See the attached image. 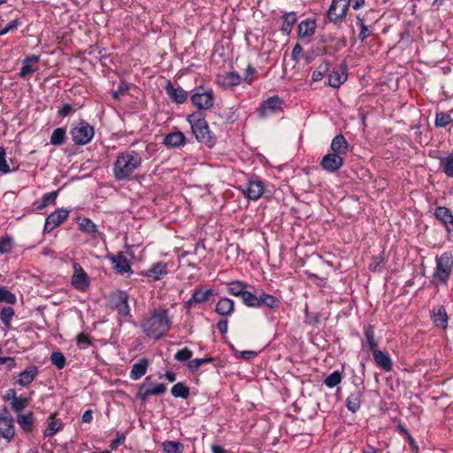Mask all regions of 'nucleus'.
Returning <instances> with one entry per match:
<instances>
[{"label": "nucleus", "instance_id": "de8ad7c7", "mask_svg": "<svg viewBox=\"0 0 453 453\" xmlns=\"http://www.w3.org/2000/svg\"><path fill=\"white\" fill-rule=\"evenodd\" d=\"M13 239L9 234H4L0 237V254H9L13 248Z\"/></svg>", "mask_w": 453, "mask_h": 453}, {"label": "nucleus", "instance_id": "c03bdc74", "mask_svg": "<svg viewBox=\"0 0 453 453\" xmlns=\"http://www.w3.org/2000/svg\"><path fill=\"white\" fill-rule=\"evenodd\" d=\"M434 216L444 226L450 220V218H453L450 210L444 206L436 207L434 211Z\"/></svg>", "mask_w": 453, "mask_h": 453}, {"label": "nucleus", "instance_id": "680f3d73", "mask_svg": "<svg viewBox=\"0 0 453 453\" xmlns=\"http://www.w3.org/2000/svg\"><path fill=\"white\" fill-rule=\"evenodd\" d=\"M6 151L4 147L0 146V173H8L11 172L10 166L5 159Z\"/></svg>", "mask_w": 453, "mask_h": 453}, {"label": "nucleus", "instance_id": "5fc2aeb1", "mask_svg": "<svg viewBox=\"0 0 453 453\" xmlns=\"http://www.w3.org/2000/svg\"><path fill=\"white\" fill-rule=\"evenodd\" d=\"M214 361V357H203V358H195L188 364V368L191 372H196L199 367L204 364H209Z\"/></svg>", "mask_w": 453, "mask_h": 453}, {"label": "nucleus", "instance_id": "a19ab883", "mask_svg": "<svg viewBox=\"0 0 453 453\" xmlns=\"http://www.w3.org/2000/svg\"><path fill=\"white\" fill-rule=\"evenodd\" d=\"M171 394L176 398L188 399L190 395L189 388L184 382H178L172 387Z\"/></svg>", "mask_w": 453, "mask_h": 453}, {"label": "nucleus", "instance_id": "3c124183", "mask_svg": "<svg viewBox=\"0 0 453 453\" xmlns=\"http://www.w3.org/2000/svg\"><path fill=\"white\" fill-rule=\"evenodd\" d=\"M63 427V422L60 419H52L50 422L48 423L44 432L43 435L48 437L55 434L59 430H61Z\"/></svg>", "mask_w": 453, "mask_h": 453}, {"label": "nucleus", "instance_id": "0e129e2a", "mask_svg": "<svg viewBox=\"0 0 453 453\" xmlns=\"http://www.w3.org/2000/svg\"><path fill=\"white\" fill-rule=\"evenodd\" d=\"M320 315L318 312H309L305 310V323L312 326H317L319 323Z\"/></svg>", "mask_w": 453, "mask_h": 453}, {"label": "nucleus", "instance_id": "0eeeda50", "mask_svg": "<svg viewBox=\"0 0 453 453\" xmlns=\"http://www.w3.org/2000/svg\"><path fill=\"white\" fill-rule=\"evenodd\" d=\"M284 101L278 96H273L264 100L257 109L259 119H265L283 111Z\"/></svg>", "mask_w": 453, "mask_h": 453}, {"label": "nucleus", "instance_id": "052dcab7", "mask_svg": "<svg viewBox=\"0 0 453 453\" xmlns=\"http://www.w3.org/2000/svg\"><path fill=\"white\" fill-rule=\"evenodd\" d=\"M193 356V352L188 348H183L181 349H179L174 354V359L179 362H186L189 360Z\"/></svg>", "mask_w": 453, "mask_h": 453}, {"label": "nucleus", "instance_id": "473e14b6", "mask_svg": "<svg viewBox=\"0 0 453 453\" xmlns=\"http://www.w3.org/2000/svg\"><path fill=\"white\" fill-rule=\"evenodd\" d=\"M362 395V391L357 388L347 397L346 407L350 412L356 413L360 409Z\"/></svg>", "mask_w": 453, "mask_h": 453}, {"label": "nucleus", "instance_id": "7c9ffc66", "mask_svg": "<svg viewBox=\"0 0 453 453\" xmlns=\"http://www.w3.org/2000/svg\"><path fill=\"white\" fill-rule=\"evenodd\" d=\"M149 360L146 357L140 358L138 362L133 365L129 377L133 380H137L146 374L149 367Z\"/></svg>", "mask_w": 453, "mask_h": 453}, {"label": "nucleus", "instance_id": "58836bf2", "mask_svg": "<svg viewBox=\"0 0 453 453\" xmlns=\"http://www.w3.org/2000/svg\"><path fill=\"white\" fill-rule=\"evenodd\" d=\"M79 229L86 234L96 235L98 233L97 226L88 218L79 219Z\"/></svg>", "mask_w": 453, "mask_h": 453}, {"label": "nucleus", "instance_id": "39448f33", "mask_svg": "<svg viewBox=\"0 0 453 453\" xmlns=\"http://www.w3.org/2000/svg\"><path fill=\"white\" fill-rule=\"evenodd\" d=\"M129 296L126 291L116 290L110 295L109 304L111 309L115 310L118 315L126 321L132 318L128 304Z\"/></svg>", "mask_w": 453, "mask_h": 453}, {"label": "nucleus", "instance_id": "f03ea898", "mask_svg": "<svg viewBox=\"0 0 453 453\" xmlns=\"http://www.w3.org/2000/svg\"><path fill=\"white\" fill-rule=\"evenodd\" d=\"M142 157L135 150L119 153L113 164V176L118 181L130 180L133 173L142 166Z\"/></svg>", "mask_w": 453, "mask_h": 453}, {"label": "nucleus", "instance_id": "09e8293b", "mask_svg": "<svg viewBox=\"0 0 453 453\" xmlns=\"http://www.w3.org/2000/svg\"><path fill=\"white\" fill-rule=\"evenodd\" d=\"M330 64L328 61H323L316 70L312 72L311 79L313 81H319L323 79L326 73L329 70Z\"/></svg>", "mask_w": 453, "mask_h": 453}, {"label": "nucleus", "instance_id": "603ef678", "mask_svg": "<svg viewBox=\"0 0 453 453\" xmlns=\"http://www.w3.org/2000/svg\"><path fill=\"white\" fill-rule=\"evenodd\" d=\"M342 380V372L339 371H334L331 374H329L325 380L324 384L329 388H334L341 383Z\"/></svg>", "mask_w": 453, "mask_h": 453}, {"label": "nucleus", "instance_id": "dca6fc26", "mask_svg": "<svg viewBox=\"0 0 453 453\" xmlns=\"http://www.w3.org/2000/svg\"><path fill=\"white\" fill-rule=\"evenodd\" d=\"M214 294L212 288L203 290L202 288H195L192 291L191 297L185 302L184 307L187 312H189L192 307L196 304L207 303L211 296Z\"/></svg>", "mask_w": 453, "mask_h": 453}, {"label": "nucleus", "instance_id": "4d7b16f0", "mask_svg": "<svg viewBox=\"0 0 453 453\" xmlns=\"http://www.w3.org/2000/svg\"><path fill=\"white\" fill-rule=\"evenodd\" d=\"M50 361L58 369L61 370L65 366L66 359L63 353L54 351L51 353Z\"/></svg>", "mask_w": 453, "mask_h": 453}, {"label": "nucleus", "instance_id": "ea45409f", "mask_svg": "<svg viewBox=\"0 0 453 453\" xmlns=\"http://www.w3.org/2000/svg\"><path fill=\"white\" fill-rule=\"evenodd\" d=\"M453 110L449 112L439 111L435 114L434 126L437 128L446 127L448 125L453 123V118L451 113Z\"/></svg>", "mask_w": 453, "mask_h": 453}, {"label": "nucleus", "instance_id": "6e6552de", "mask_svg": "<svg viewBox=\"0 0 453 453\" xmlns=\"http://www.w3.org/2000/svg\"><path fill=\"white\" fill-rule=\"evenodd\" d=\"M192 104L199 110H209L214 104V94L211 88H204L203 86L194 89L190 97Z\"/></svg>", "mask_w": 453, "mask_h": 453}, {"label": "nucleus", "instance_id": "1a4fd4ad", "mask_svg": "<svg viewBox=\"0 0 453 453\" xmlns=\"http://www.w3.org/2000/svg\"><path fill=\"white\" fill-rule=\"evenodd\" d=\"M3 400L8 403L11 410L17 413L21 414L29 405L31 399L28 397H22L17 395L15 388H9L3 395Z\"/></svg>", "mask_w": 453, "mask_h": 453}, {"label": "nucleus", "instance_id": "2eb2a0df", "mask_svg": "<svg viewBox=\"0 0 453 453\" xmlns=\"http://www.w3.org/2000/svg\"><path fill=\"white\" fill-rule=\"evenodd\" d=\"M107 259L111 263L112 269L119 274L133 273V270L129 261L122 251L118 252L116 255L108 254Z\"/></svg>", "mask_w": 453, "mask_h": 453}, {"label": "nucleus", "instance_id": "393cba45", "mask_svg": "<svg viewBox=\"0 0 453 453\" xmlns=\"http://www.w3.org/2000/svg\"><path fill=\"white\" fill-rule=\"evenodd\" d=\"M349 144L342 134L335 135L330 145L331 152L343 157L349 151Z\"/></svg>", "mask_w": 453, "mask_h": 453}, {"label": "nucleus", "instance_id": "9d476101", "mask_svg": "<svg viewBox=\"0 0 453 453\" xmlns=\"http://www.w3.org/2000/svg\"><path fill=\"white\" fill-rule=\"evenodd\" d=\"M151 377L147 376L143 383L139 387L136 394V398L141 402L144 403L150 395H160L165 393L166 386L163 383H159L152 386L150 382Z\"/></svg>", "mask_w": 453, "mask_h": 453}, {"label": "nucleus", "instance_id": "e2e57ef3", "mask_svg": "<svg viewBox=\"0 0 453 453\" xmlns=\"http://www.w3.org/2000/svg\"><path fill=\"white\" fill-rule=\"evenodd\" d=\"M21 26V22L16 19L9 22L4 28L0 30V36L6 35L7 33L18 29Z\"/></svg>", "mask_w": 453, "mask_h": 453}, {"label": "nucleus", "instance_id": "6e6d98bb", "mask_svg": "<svg viewBox=\"0 0 453 453\" xmlns=\"http://www.w3.org/2000/svg\"><path fill=\"white\" fill-rule=\"evenodd\" d=\"M16 301V296L13 293L5 287H0V303L14 304Z\"/></svg>", "mask_w": 453, "mask_h": 453}, {"label": "nucleus", "instance_id": "f704fd0d", "mask_svg": "<svg viewBox=\"0 0 453 453\" xmlns=\"http://www.w3.org/2000/svg\"><path fill=\"white\" fill-rule=\"evenodd\" d=\"M282 25L280 31L285 35H289L292 31L294 24L296 22L297 17L296 12H286L281 17Z\"/></svg>", "mask_w": 453, "mask_h": 453}, {"label": "nucleus", "instance_id": "8fccbe9b", "mask_svg": "<svg viewBox=\"0 0 453 453\" xmlns=\"http://www.w3.org/2000/svg\"><path fill=\"white\" fill-rule=\"evenodd\" d=\"M14 309L11 306L4 307L0 311V319L4 326L7 328L11 327V320L14 316Z\"/></svg>", "mask_w": 453, "mask_h": 453}, {"label": "nucleus", "instance_id": "2f4dec72", "mask_svg": "<svg viewBox=\"0 0 453 453\" xmlns=\"http://www.w3.org/2000/svg\"><path fill=\"white\" fill-rule=\"evenodd\" d=\"M16 420L25 433H31L35 428V418L32 412L17 415Z\"/></svg>", "mask_w": 453, "mask_h": 453}, {"label": "nucleus", "instance_id": "412c9836", "mask_svg": "<svg viewBox=\"0 0 453 453\" xmlns=\"http://www.w3.org/2000/svg\"><path fill=\"white\" fill-rule=\"evenodd\" d=\"M39 374V368L36 365H29L23 372L19 373L15 384L27 387L31 384Z\"/></svg>", "mask_w": 453, "mask_h": 453}, {"label": "nucleus", "instance_id": "37998d69", "mask_svg": "<svg viewBox=\"0 0 453 453\" xmlns=\"http://www.w3.org/2000/svg\"><path fill=\"white\" fill-rule=\"evenodd\" d=\"M162 449L166 453H182L184 445L180 441H165L162 443Z\"/></svg>", "mask_w": 453, "mask_h": 453}, {"label": "nucleus", "instance_id": "864d4df0", "mask_svg": "<svg viewBox=\"0 0 453 453\" xmlns=\"http://www.w3.org/2000/svg\"><path fill=\"white\" fill-rule=\"evenodd\" d=\"M357 25L360 28V32L358 34V40L361 42H364L365 40L372 35V32L369 29V27L365 24L364 19L361 18L360 16L357 17Z\"/></svg>", "mask_w": 453, "mask_h": 453}, {"label": "nucleus", "instance_id": "f257e3e1", "mask_svg": "<svg viewBox=\"0 0 453 453\" xmlns=\"http://www.w3.org/2000/svg\"><path fill=\"white\" fill-rule=\"evenodd\" d=\"M172 324L169 310L159 307L150 311L149 315L141 320L140 326L147 337L159 340L171 329Z\"/></svg>", "mask_w": 453, "mask_h": 453}, {"label": "nucleus", "instance_id": "774afa93", "mask_svg": "<svg viewBox=\"0 0 453 453\" xmlns=\"http://www.w3.org/2000/svg\"><path fill=\"white\" fill-rule=\"evenodd\" d=\"M129 90V86L126 82H120V84L118 86L117 90H115L112 94V97L115 100H119L120 96L124 93L127 92Z\"/></svg>", "mask_w": 453, "mask_h": 453}, {"label": "nucleus", "instance_id": "13d9d810", "mask_svg": "<svg viewBox=\"0 0 453 453\" xmlns=\"http://www.w3.org/2000/svg\"><path fill=\"white\" fill-rule=\"evenodd\" d=\"M385 265V258L382 256L372 257V262L369 265V270L373 273H380Z\"/></svg>", "mask_w": 453, "mask_h": 453}, {"label": "nucleus", "instance_id": "f3484780", "mask_svg": "<svg viewBox=\"0 0 453 453\" xmlns=\"http://www.w3.org/2000/svg\"><path fill=\"white\" fill-rule=\"evenodd\" d=\"M242 192L247 198L256 201L264 194L265 184L257 177L250 179L246 184V188L242 189Z\"/></svg>", "mask_w": 453, "mask_h": 453}, {"label": "nucleus", "instance_id": "aec40b11", "mask_svg": "<svg viewBox=\"0 0 453 453\" xmlns=\"http://www.w3.org/2000/svg\"><path fill=\"white\" fill-rule=\"evenodd\" d=\"M430 318L436 327L443 330L447 328L449 318L443 305L434 307L430 312Z\"/></svg>", "mask_w": 453, "mask_h": 453}, {"label": "nucleus", "instance_id": "69168bd1", "mask_svg": "<svg viewBox=\"0 0 453 453\" xmlns=\"http://www.w3.org/2000/svg\"><path fill=\"white\" fill-rule=\"evenodd\" d=\"M257 73V72L255 67L251 65H248L244 73V81L250 85L253 82Z\"/></svg>", "mask_w": 453, "mask_h": 453}, {"label": "nucleus", "instance_id": "338daca9", "mask_svg": "<svg viewBox=\"0 0 453 453\" xmlns=\"http://www.w3.org/2000/svg\"><path fill=\"white\" fill-rule=\"evenodd\" d=\"M75 112V109L70 104H64L58 111L60 117L65 118Z\"/></svg>", "mask_w": 453, "mask_h": 453}, {"label": "nucleus", "instance_id": "cd10ccee", "mask_svg": "<svg viewBox=\"0 0 453 453\" xmlns=\"http://www.w3.org/2000/svg\"><path fill=\"white\" fill-rule=\"evenodd\" d=\"M186 143V137L180 131L173 132L166 134L164 138L163 144L167 148H180Z\"/></svg>", "mask_w": 453, "mask_h": 453}, {"label": "nucleus", "instance_id": "f8f14e48", "mask_svg": "<svg viewBox=\"0 0 453 453\" xmlns=\"http://www.w3.org/2000/svg\"><path fill=\"white\" fill-rule=\"evenodd\" d=\"M73 273L71 278L72 286L81 292L88 290L90 287V280L88 273L77 262L73 263Z\"/></svg>", "mask_w": 453, "mask_h": 453}, {"label": "nucleus", "instance_id": "bb28decb", "mask_svg": "<svg viewBox=\"0 0 453 453\" xmlns=\"http://www.w3.org/2000/svg\"><path fill=\"white\" fill-rule=\"evenodd\" d=\"M234 311V302L228 297H220L216 303L215 312L220 316L228 317Z\"/></svg>", "mask_w": 453, "mask_h": 453}, {"label": "nucleus", "instance_id": "a878e982", "mask_svg": "<svg viewBox=\"0 0 453 453\" xmlns=\"http://www.w3.org/2000/svg\"><path fill=\"white\" fill-rule=\"evenodd\" d=\"M317 25L314 19H305L298 24L297 36L299 39L309 38L315 34Z\"/></svg>", "mask_w": 453, "mask_h": 453}, {"label": "nucleus", "instance_id": "9b49d317", "mask_svg": "<svg viewBox=\"0 0 453 453\" xmlns=\"http://www.w3.org/2000/svg\"><path fill=\"white\" fill-rule=\"evenodd\" d=\"M15 435L14 419L6 407L0 410V437L11 441Z\"/></svg>", "mask_w": 453, "mask_h": 453}, {"label": "nucleus", "instance_id": "6ab92c4d", "mask_svg": "<svg viewBox=\"0 0 453 453\" xmlns=\"http://www.w3.org/2000/svg\"><path fill=\"white\" fill-rule=\"evenodd\" d=\"M165 90L171 101L175 104H181L188 99L187 91L181 87H174L170 81H167Z\"/></svg>", "mask_w": 453, "mask_h": 453}, {"label": "nucleus", "instance_id": "4c0bfd02", "mask_svg": "<svg viewBox=\"0 0 453 453\" xmlns=\"http://www.w3.org/2000/svg\"><path fill=\"white\" fill-rule=\"evenodd\" d=\"M440 166L441 167L445 175L453 179V153H449L447 156L439 157Z\"/></svg>", "mask_w": 453, "mask_h": 453}, {"label": "nucleus", "instance_id": "c85d7f7f", "mask_svg": "<svg viewBox=\"0 0 453 453\" xmlns=\"http://www.w3.org/2000/svg\"><path fill=\"white\" fill-rule=\"evenodd\" d=\"M39 61V56L29 55L26 57L22 61V66L19 73V76L20 78H26L30 73H35L37 71V68L34 67V65L37 64Z\"/></svg>", "mask_w": 453, "mask_h": 453}, {"label": "nucleus", "instance_id": "4be33fe9", "mask_svg": "<svg viewBox=\"0 0 453 453\" xmlns=\"http://www.w3.org/2000/svg\"><path fill=\"white\" fill-rule=\"evenodd\" d=\"M347 67L345 65L337 66L328 74V84L333 88H339L347 81Z\"/></svg>", "mask_w": 453, "mask_h": 453}, {"label": "nucleus", "instance_id": "c9c22d12", "mask_svg": "<svg viewBox=\"0 0 453 453\" xmlns=\"http://www.w3.org/2000/svg\"><path fill=\"white\" fill-rule=\"evenodd\" d=\"M280 298L263 292L261 295H259V307L265 306L272 310L279 309L280 306Z\"/></svg>", "mask_w": 453, "mask_h": 453}, {"label": "nucleus", "instance_id": "a211bd4d", "mask_svg": "<svg viewBox=\"0 0 453 453\" xmlns=\"http://www.w3.org/2000/svg\"><path fill=\"white\" fill-rule=\"evenodd\" d=\"M344 165V158L337 154L328 153L325 155L321 161L320 165L323 170L328 173H335Z\"/></svg>", "mask_w": 453, "mask_h": 453}, {"label": "nucleus", "instance_id": "72a5a7b5", "mask_svg": "<svg viewBox=\"0 0 453 453\" xmlns=\"http://www.w3.org/2000/svg\"><path fill=\"white\" fill-rule=\"evenodd\" d=\"M58 192H59L58 190H54V191L44 194L42 196L41 201H36L34 203L35 206V210L36 211H41L47 206L55 204L57 197L58 196Z\"/></svg>", "mask_w": 453, "mask_h": 453}, {"label": "nucleus", "instance_id": "20e7f679", "mask_svg": "<svg viewBox=\"0 0 453 453\" xmlns=\"http://www.w3.org/2000/svg\"><path fill=\"white\" fill-rule=\"evenodd\" d=\"M436 267L433 273V281L436 285H446L453 269V254L445 251L435 258Z\"/></svg>", "mask_w": 453, "mask_h": 453}, {"label": "nucleus", "instance_id": "79ce46f5", "mask_svg": "<svg viewBox=\"0 0 453 453\" xmlns=\"http://www.w3.org/2000/svg\"><path fill=\"white\" fill-rule=\"evenodd\" d=\"M66 138V131L64 127L56 128L50 136V144L59 146L65 143Z\"/></svg>", "mask_w": 453, "mask_h": 453}, {"label": "nucleus", "instance_id": "c756f323", "mask_svg": "<svg viewBox=\"0 0 453 453\" xmlns=\"http://www.w3.org/2000/svg\"><path fill=\"white\" fill-rule=\"evenodd\" d=\"M372 356L375 363L385 372H390L393 369V363L388 352L377 349L372 351Z\"/></svg>", "mask_w": 453, "mask_h": 453}, {"label": "nucleus", "instance_id": "a18cd8bd", "mask_svg": "<svg viewBox=\"0 0 453 453\" xmlns=\"http://www.w3.org/2000/svg\"><path fill=\"white\" fill-rule=\"evenodd\" d=\"M241 298L246 306L251 308H259V296H256L255 294L246 289Z\"/></svg>", "mask_w": 453, "mask_h": 453}, {"label": "nucleus", "instance_id": "423d86ee", "mask_svg": "<svg viewBox=\"0 0 453 453\" xmlns=\"http://www.w3.org/2000/svg\"><path fill=\"white\" fill-rule=\"evenodd\" d=\"M72 141L74 144L83 146L91 142L95 135V128L87 121L81 119L73 126L70 131Z\"/></svg>", "mask_w": 453, "mask_h": 453}, {"label": "nucleus", "instance_id": "7ed1b4c3", "mask_svg": "<svg viewBox=\"0 0 453 453\" xmlns=\"http://www.w3.org/2000/svg\"><path fill=\"white\" fill-rule=\"evenodd\" d=\"M187 121L189 123L192 134L198 142L209 149L215 146L217 138L201 113L194 112L188 115Z\"/></svg>", "mask_w": 453, "mask_h": 453}, {"label": "nucleus", "instance_id": "e433bc0d", "mask_svg": "<svg viewBox=\"0 0 453 453\" xmlns=\"http://www.w3.org/2000/svg\"><path fill=\"white\" fill-rule=\"evenodd\" d=\"M249 284L242 280H234L227 283V293L234 296L242 297Z\"/></svg>", "mask_w": 453, "mask_h": 453}, {"label": "nucleus", "instance_id": "5701e85b", "mask_svg": "<svg viewBox=\"0 0 453 453\" xmlns=\"http://www.w3.org/2000/svg\"><path fill=\"white\" fill-rule=\"evenodd\" d=\"M167 273V264L165 262L160 261L152 265L147 271L142 273V275L151 278L153 280H160Z\"/></svg>", "mask_w": 453, "mask_h": 453}, {"label": "nucleus", "instance_id": "4468645a", "mask_svg": "<svg viewBox=\"0 0 453 453\" xmlns=\"http://www.w3.org/2000/svg\"><path fill=\"white\" fill-rule=\"evenodd\" d=\"M69 213L70 211L64 208H58L50 213L45 219L43 233H50L56 227L64 223L68 219Z\"/></svg>", "mask_w": 453, "mask_h": 453}, {"label": "nucleus", "instance_id": "ddd939ff", "mask_svg": "<svg viewBox=\"0 0 453 453\" xmlns=\"http://www.w3.org/2000/svg\"><path fill=\"white\" fill-rule=\"evenodd\" d=\"M349 8V2L346 0H332L327 11V19L334 24L342 21L346 17Z\"/></svg>", "mask_w": 453, "mask_h": 453}, {"label": "nucleus", "instance_id": "49530a36", "mask_svg": "<svg viewBox=\"0 0 453 453\" xmlns=\"http://www.w3.org/2000/svg\"><path fill=\"white\" fill-rule=\"evenodd\" d=\"M364 335L366 339L367 344L369 346V349L372 351H374V349H377V342L375 340V333H374V327L372 325H368L364 329Z\"/></svg>", "mask_w": 453, "mask_h": 453}, {"label": "nucleus", "instance_id": "bf43d9fd", "mask_svg": "<svg viewBox=\"0 0 453 453\" xmlns=\"http://www.w3.org/2000/svg\"><path fill=\"white\" fill-rule=\"evenodd\" d=\"M76 343L79 349H86L88 346L92 345V340L90 336L84 333H80L76 336Z\"/></svg>", "mask_w": 453, "mask_h": 453}, {"label": "nucleus", "instance_id": "b1692460", "mask_svg": "<svg viewBox=\"0 0 453 453\" xmlns=\"http://www.w3.org/2000/svg\"><path fill=\"white\" fill-rule=\"evenodd\" d=\"M242 78L237 72H226L218 77L219 84L224 88H230L241 84Z\"/></svg>", "mask_w": 453, "mask_h": 453}]
</instances>
